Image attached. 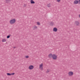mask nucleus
Instances as JSON below:
<instances>
[{"label":"nucleus","instance_id":"obj_15","mask_svg":"<svg viewBox=\"0 0 80 80\" xmlns=\"http://www.w3.org/2000/svg\"><path fill=\"white\" fill-rule=\"evenodd\" d=\"M37 25H40V22H37Z\"/></svg>","mask_w":80,"mask_h":80},{"label":"nucleus","instance_id":"obj_23","mask_svg":"<svg viewBox=\"0 0 80 80\" xmlns=\"http://www.w3.org/2000/svg\"><path fill=\"white\" fill-rule=\"evenodd\" d=\"M79 18H80V14H79Z\"/></svg>","mask_w":80,"mask_h":80},{"label":"nucleus","instance_id":"obj_21","mask_svg":"<svg viewBox=\"0 0 80 80\" xmlns=\"http://www.w3.org/2000/svg\"><path fill=\"white\" fill-rule=\"evenodd\" d=\"M60 1H61V0H57V1L58 2H60Z\"/></svg>","mask_w":80,"mask_h":80},{"label":"nucleus","instance_id":"obj_14","mask_svg":"<svg viewBox=\"0 0 80 80\" xmlns=\"http://www.w3.org/2000/svg\"><path fill=\"white\" fill-rule=\"evenodd\" d=\"M50 25L51 26H53V25H54V23H53V22H51L50 23Z\"/></svg>","mask_w":80,"mask_h":80},{"label":"nucleus","instance_id":"obj_24","mask_svg":"<svg viewBox=\"0 0 80 80\" xmlns=\"http://www.w3.org/2000/svg\"><path fill=\"white\" fill-rule=\"evenodd\" d=\"M16 48V47H14V48Z\"/></svg>","mask_w":80,"mask_h":80},{"label":"nucleus","instance_id":"obj_7","mask_svg":"<svg viewBox=\"0 0 80 80\" xmlns=\"http://www.w3.org/2000/svg\"><path fill=\"white\" fill-rule=\"evenodd\" d=\"M53 57V54L51 53H50L48 55V57L49 58H52Z\"/></svg>","mask_w":80,"mask_h":80},{"label":"nucleus","instance_id":"obj_9","mask_svg":"<svg viewBox=\"0 0 80 80\" xmlns=\"http://www.w3.org/2000/svg\"><path fill=\"white\" fill-rule=\"evenodd\" d=\"M2 42H7V39H2Z\"/></svg>","mask_w":80,"mask_h":80},{"label":"nucleus","instance_id":"obj_5","mask_svg":"<svg viewBox=\"0 0 80 80\" xmlns=\"http://www.w3.org/2000/svg\"><path fill=\"white\" fill-rule=\"evenodd\" d=\"M33 65H30L29 67V70H32V69H33Z\"/></svg>","mask_w":80,"mask_h":80},{"label":"nucleus","instance_id":"obj_17","mask_svg":"<svg viewBox=\"0 0 80 80\" xmlns=\"http://www.w3.org/2000/svg\"><path fill=\"white\" fill-rule=\"evenodd\" d=\"M47 73H48V72H50V70H49V69H47Z\"/></svg>","mask_w":80,"mask_h":80},{"label":"nucleus","instance_id":"obj_13","mask_svg":"<svg viewBox=\"0 0 80 80\" xmlns=\"http://www.w3.org/2000/svg\"><path fill=\"white\" fill-rule=\"evenodd\" d=\"M47 7H48L49 8H50L51 7V6L50 5V3H49V4H48L47 5Z\"/></svg>","mask_w":80,"mask_h":80},{"label":"nucleus","instance_id":"obj_2","mask_svg":"<svg viewBox=\"0 0 80 80\" xmlns=\"http://www.w3.org/2000/svg\"><path fill=\"white\" fill-rule=\"evenodd\" d=\"M52 58L53 60H57V56L55 54H53Z\"/></svg>","mask_w":80,"mask_h":80},{"label":"nucleus","instance_id":"obj_16","mask_svg":"<svg viewBox=\"0 0 80 80\" xmlns=\"http://www.w3.org/2000/svg\"><path fill=\"white\" fill-rule=\"evenodd\" d=\"M7 75H9V76H10V75H11V73H7Z\"/></svg>","mask_w":80,"mask_h":80},{"label":"nucleus","instance_id":"obj_6","mask_svg":"<svg viewBox=\"0 0 80 80\" xmlns=\"http://www.w3.org/2000/svg\"><path fill=\"white\" fill-rule=\"evenodd\" d=\"M79 2L78 0H76L74 2V3L75 5H77L78 4V3Z\"/></svg>","mask_w":80,"mask_h":80},{"label":"nucleus","instance_id":"obj_1","mask_svg":"<svg viewBox=\"0 0 80 80\" xmlns=\"http://www.w3.org/2000/svg\"><path fill=\"white\" fill-rule=\"evenodd\" d=\"M9 22L11 24H14L15 23V22H16V20H15V19L13 18Z\"/></svg>","mask_w":80,"mask_h":80},{"label":"nucleus","instance_id":"obj_3","mask_svg":"<svg viewBox=\"0 0 80 80\" xmlns=\"http://www.w3.org/2000/svg\"><path fill=\"white\" fill-rule=\"evenodd\" d=\"M39 69L41 70H43V63H42L39 65Z\"/></svg>","mask_w":80,"mask_h":80},{"label":"nucleus","instance_id":"obj_12","mask_svg":"<svg viewBox=\"0 0 80 80\" xmlns=\"http://www.w3.org/2000/svg\"><path fill=\"white\" fill-rule=\"evenodd\" d=\"M31 4L35 3V2L33 1V0H31Z\"/></svg>","mask_w":80,"mask_h":80},{"label":"nucleus","instance_id":"obj_20","mask_svg":"<svg viewBox=\"0 0 80 80\" xmlns=\"http://www.w3.org/2000/svg\"><path fill=\"white\" fill-rule=\"evenodd\" d=\"M15 74V73H11V75H14Z\"/></svg>","mask_w":80,"mask_h":80},{"label":"nucleus","instance_id":"obj_10","mask_svg":"<svg viewBox=\"0 0 80 80\" xmlns=\"http://www.w3.org/2000/svg\"><path fill=\"white\" fill-rule=\"evenodd\" d=\"M37 27L36 26H34L33 27V30H35V29H37Z\"/></svg>","mask_w":80,"mask_h":80},{"label":"nucleus","instance_id":"obj_8","mask_svg":"<svg viewBox=\"0 0 80 80\" xmlns=\"http://www.w3.org/2000/svg\"><path fill=\"white\" fill-rule=\"evenodd\" d=\"M57 28H54L53 29V31L54 32H57Z\"/></svg>","mask_w":80,"mask_h":80},{"label":"nucleus","instance_id":"obj_22","mask_svg":"<svg viewBox=\"0 0 80 80\" xmlns=\"http://www.w3.org/2000/svg\"><path fill=\"white\" fill-rule=\"evenodd\" d=\"M79 0V4H80V0Z\"/></svg>","mask_w":80,"mask_h":80},{"label":"nucleus","instance_id":"obj_19","mask_svg":"<svg viewBox=\"0 0 80 80\" xmlns=\"http://www.w3.org/2000/svg\"><path fill=\"white\" fill-rule=\"evenodd\" d=\"M25 57L26 58H28L29 57V56H26Z\"/></svg>","mask_w":80,"mask_h":80},{"label":"nucleus","instance_id":"obj_18","mask_svg":"<svg viewBox=\"0 0 80 80\" xmlns=\"http://www.w3.org/2000/svg\"><path fill=\"white\" fill-rule=\"evenodd\" d=\"M10 36L9 35H8L7 36V38H10Z\"/></svg>","mask_w":80,"mask_h":80},{"label":"nucleus","instance_id":"obj_4","mask_svg":"<svg viewBox=\"0 0 80 80\" xmlns=\"http://www.w3.org/2000/svg\"><path fill=\"white\" fill-rule=\"evenodd\" d=\"M69 76H72L73 75V72L72 71H70L68 73Z\"/></svg>","mask_w":80,"mask_h":80},{"label":"nucleus","instance_id":"obj_11","mask_svg":"<svg viewBox=\"0 0 80 80\" xmlns=\"http://www.w3.org/2000/svg\"><path fill=\"white\" fill-rule=\"evenodd\" d=\"M75 23L77 25H79V22L78 21H76Z\"/></svg>","mask_w":80,"mask_h":80}]
</instances>
